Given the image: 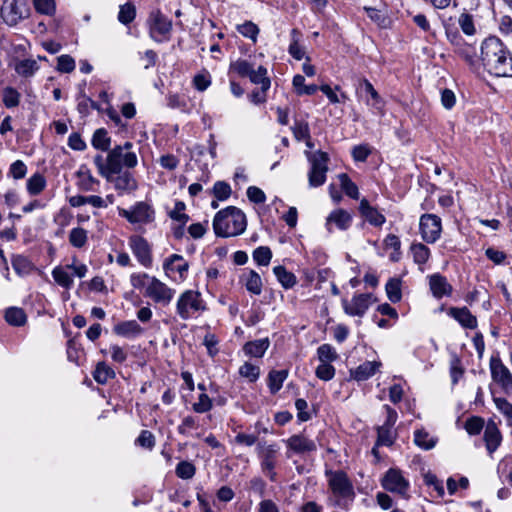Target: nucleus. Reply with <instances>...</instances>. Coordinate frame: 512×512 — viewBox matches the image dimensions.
<instances>
[{"instance_id":"obj_38","label":"nucleus","mask_w":512,"mask_h":512,"mask_svg":"<svg viewBox=\"0 0 512 512\" xmlns=\"http://www.w3.org/2000/svg\"><path fill=\"white\" fill-rule=\"evenodd\" d=\"M46 187V179L40 173L33 174L27 180V191L30 195H39Z\"/></svg>"},{"instance_id":"obj_1","label":"nucleus","mask_w":512,"mask_h":512,"mask_svg":"<svg viewBox=\"0 0 512 512\" xmlns=\"http://www.w3.org/2000/svg\"><path fill=\"white\" fill-rule=\"evenodd\" d=\"M481 60L490 74L512 77V54L499 38L492 36L482 42Z\"/></svg>"},{"instance_id":"obj_2","label":"nucleus","mask_w":512,"mask_h":512,"mask_svg":"<svg viewBox=\"0 0 512 512\" xmlns=\"http://www.w3.org/2000/svg\"><path fill=\"white\" fill-rule=\"evenodd\" d=\"M246 225L245 214L234 206L220 210L213 220L215 234L225 238L242 234Z\"/></svg>"},{"instance_id":"obj_14","label":"nucleus","mask_w":512,"mask_h":512,"mask_svg":"<svg viewBox=\"0 0 512 512\" xmlns=\"http://www.w3.org/2000/svg\"><path fill=\"white\" fill-rule=\"evenodd\" d=\"M382 487L392 493L404 496L409 489V482L399 469L390 468L381 480Z\"/></svg>"},{"instance_id":"obj_55","label":"nucleus","mask_w":512,"mask_h":512,"mask_svg":"<svg viewBox=\"0 0 512 512\" xmlns=\"http://www.w3.org/2000/svg\"><path fill=\"white\" fill-rule=\"evenodd\" d=\"M35 10L44 15L51 16L55 13V0H33Z\"/></svg>"},{"instance_id":"obj_9","label":"nucleus","mask_w":512,"mask_h":512,"mask_svg":"<svg viewBox=\"0 0 512 512\" xmlns=\"http://www.w3.org/2000/svg\"><path fill=\"white\" fill-rule=\"evenodd\" d=\"M175 294V290L155 276L149 278L146 286L145 297L150 298L153 302L166 306L170 304Z\"/></svg>"},{"instance_id":"obj_41","label":"nucleus","mask_w":512,"mask_h":512,"mask_svg":"<svg viewBox=\"0 0 512 512\" xmlns=\"http://www.w3.org/2000/svg\"><path fill=\"white\" fill-rule=\"evenodd\" d=\"M388 299L392 303H397L402 298L401 280L398 278H391L385 286Z\"/></svg>"},{"instance_id":"obj_40","label":"nucleus","mask_w":512,"mask_h":512,"mask_svg":"<svg viewBox=\"0 0 512 512\" xmlns=\"http://www.w3.org/2000/svg\"><path fill=\"white\" fill-rule=\"evenodd\" d=\"M38 69L39 66L33 59H24L15 65V71L22 77H31Z\"/></svg>"},{"instance_id":"obj_44","label":"nucleus","mask_w":512,"mask_h":512,"mask_svg":"<svg viewBox=\"0 0 512 512\" xmlns=\"http://www.w3.org/2000/svg\"><path fill=\"white\" fill-rule=\"evenodd\" d=\"M5 319L13 326H22L26 322V315L21 308L11 307L6 310Z\"/></svg>"},{"instance_id":"obj_4","label":"nucleus","mask_w":512,"mask_h":512,"mask_svg":"<svg viewBox=\"0 0 512 512\" xmlns=\"http://www.w3.org/2000/svg\"><path fill=\"white\" fill-rule=\"evenodd\" d=\"M328 486L333 496L336 498L334 505L342 509H348L349 503L355 497L352 482L349 480L347 474L343 471H328Z\"/></svg>"},{"instance_id":"obj_45","label":"nucleus","mask_w":512,"mask_h":512,"mask_svg":"<svg viewBox=\"0 0 512 512\" xmlns=\"http://www.w3.org/2000/svg\"><path fill=\"white\" fill-rule=\"evenodd\" d=\"M341 188L345 192L347 196H349L352 199H358L359 198V190L357 185L352 182V180L349 178V176L345 173H342L338 176Z\"/></svg>"},{"instance_id":"obj_37","label":"nucleus","mask_w":512,"mask_h":512,"mask_svg":"<svg viewBox=\"0 0 512 512\" xmlns=\"http://www.w3.org/2000/svg\"><path fill=\"white\" fill-rule=\"evenodd\" d=\"M288 376L287 370H273L268 375V386L272 394L277 393Z\"/></svg>"},{"instance_id":"obj_33","label":"nucleus","mask_w":512,"mask_h":512,"mask_svg":"<svg viewBox=\"0 0 512 512\" xmlns=\"http://www.w3.org/2000/svg\"><path fill=\"white\" fill-rule=\"evenodd\" d=\"M68 268L57 266L52 270V277L54 281L65 289H70L73 284L72 275L67 271Z\"/></svg>"},{"instance_id":"obj_46","label":"nucleus","mask_w":512,"mask_h":512,"mask_svg":"<svg viewBox=\"0 0 512 512\" xmlns=\"http://www.w3.org/2000/svg\"><path fill=\"white\" fill-rule=\"evenodd\" d=\"M357 93L360 94L361 96H370L371 99L373 100V105L378 104L381 99L378 92L374 89L373 85L367 79H362L359 81Z\"/></svg>"},{"instance_id":"obj_51","label":"nucleus","mask_w":512,"mask_h":512,"mask_svg":"<svg viewBox=\"0 0 512 512\" xmlns=\"http://www.w3.org/2000/svg\"><path fill=\"white\" fill-rule=\"evenodd\" d=\"M317 355L320 362H333L338 358L336 350L330 344H322L317 349Z\"/></svg>"},{"instance_id":"obj_50","label":"nucleus","mask_w":512,"mask_h":512,"mask_svg":"<svg viewBox=\"0 0 512 512\" xmlns=\"http://www.w3.org/2000/svg\"><path fill=\"white\" fill-rule=\"evenodd\" d=\"M21 95L13 87L3 89V103L7 108H14L19 105Z\"/></svg>"},{"instance_id":"obj_48","label":"nucleus","mask_w":512,"mask_h":512,"mask_svg":"<svg viewBox=\"0 0 512 512\" xmlns=\"http://www.w3.org/2000/svg\"><path fill=\"white\" fill-rule=\"evenodd\" d=\"M136 17V8L132 3L121 5L118 13V20L124 25L131 23Z\"/></svg>"},{"instance_id":"obj_43","label":"nucleus","mask_w":512,"mask_h":512,"mask_svg":"<svg viewBox=\"0 0 512 512\" xmlns=\"http://www.w3.org/2000/svg\"><path fill=\"white\" fill-rule=\"evenodd\" d=\"M88 240V232L82 227H75L69 233V243L75 248H82Z\"/></svg>"},{"instance_id":"obj_12","label":"nucleus","mask_w":512,"mask_h":512,"mask_svg":"<svg viewBox=\"0 0 512 512\" xmlns=\"http://www.w3.org/2000/svg\"><path fill=\"white\" fill-rule=\"evenodd\" d=\"M150 36L156 42L168 40L172 30V21L160 11L151 13L149 18Z\"/></svg>"},{"instance_id":"obj_60","label":"nucleus","mask_w":512,"mask_h":512,"mask_svg":"<svg viewBox=\"0 0 512 512\" xmlns=\"http://www.w3.org/2000/svg\"><path fill=\"white\" fill-rule=\"evenodd\" d=\"M458 24L461 30L468 36H471L475 33V25L473 21V17L470 14L462 13L459 16Z\"/></svg>"},{"instance_id":"obj_63","label":"nucleus","mask_w":512,"mask_h":512,"mask_svg":"<svg viewBox=\"0 0 512 512\" xmlns=\"http://www.w3.org/2000/svg\"><path fill=\"white\" fill-rule=\"evenodd\" d=\"M238 32L244 37L250 38L255 42L259 33V28L253 22L247 21L238 26Z\"/></svg>"},{"instance_id":"obj_19","label":"nucleus","mask_w":512,"mask_h":512,"mask_svg":"<svg viewBox=\"0 0 512 512\" xmlns=\"http://www.w3.org/2000/svg\"><path fill=\"white\" fill-rule=\"evenodd\" d=\"M492 379L500 384L504 390L512 388V374L500 359L492 358L490 361Z\"/></svg>"},{"instance_id":"obj_57","label":"nucleus","mask_w":512,"mask_h":512,"mask_svg":"<svg viewBox=\"0 0 512 512\" xmlns=\"http://www.w3.org/2000/svg\"><path fill=\"white\" fill-rule=\"evenodd\" d=\"M239 373L242 377L249 379L254 382L260 375V368L252 363L245 362L239 369Z\"/></svg>"},{"instance_id":"obj_22","label":"nucleus","mask_w":512,"mask_h":512,"mask_svg":"<svg viewBox=\"0 0 512 512\" xmlns=\"http://www.w3.org/2000/svg\"><path fill=\"white\" fill-rule=\"evenodd\" d=\"M484 441L486 444V449L490 455L493 454L501 444V432L498 429L496 423L492 420H490L485 426Z\"/></svg>"},{"instance_id":"obj_5","label":"nucleus","mask_w":512,"mask_h":512,"mask_svg":"<svg viewBox=\"0 0 512 512\" xmlns=\"http://www.w3.org/2000/svg\"><path fill=\"white\" fill-rule=\"evenodd\" d=\"M205 310V301L201 293L195 290H186L181 293L176 303V312L182 320L196 318Z\"/></svg>"},{"instance_id":"obj_16","label":"nucleus","mask_w":512,"mask_h":512,"mask_svg":"<svg viewBox=\"0 0 512 512\" xmlns=\"http://www.w3.org/2000/svg\"><path fill=\"white\" fill-rule=\"evenodd\" d=\"M105 179L113 184L119 195L131 193L138 187L135 177L128 170H123L116 174H110Z\"/></svg>"},{"instance_id":"obj_47","label":"nucleus","mask_w":512,"mask_h":512,"mask_svg":"<svg viewBox=\"0 0 512 512\" xmlns=\"http://www.w3.org/2000/svg\"><path fill=\"white\" fill-rule=\"evenodd\" d=\"M253 69V65L244 59H238L230 64V71L238 74L240 77H249Z\"/></svg>"},{"instance_id":"obj_18","label":"nucleus","mask_w":512,"mask_h":512,"mask_svg":"<svg viewBox=\"0 0 512 512\" xmlns=\"http://www.w3.org/2000/svg\"><path fill=\"white\" fill-rule=\"evenodd\" d=\"M288 448L287 457H290L289 451L295 454H306L317 450L314 440L309 439L304 434H295L284 441Z\"/></svg>"},{"instance_id":"obj_49","label":"nucleus","mask_w":512,"mask_h":512,"mask_svg":"<svg viewBox=\"0 0 512 512\" xmlns=\"http://www.w3.org/2000/svg\"><path fill=\"white\" fill-rule=\"evenodd\" d=\"M175 473L181 479H191L196 473V467L189 461H181L177 464Z\"/></svg>"},{"instance_id":"obj_36","label":"nucleus","mask_w":512,"mask_h":512,"mask_svg":"<svg viewBox=\"0 0 512 512\" xmlns=\"http://www.w3.org/2000/svg\"><path fill=\"white\" fill-rule=\"evenodd\" d=\"M396 431L391 428V427H387L386 426H378L377 427V441H376V445L377 446H391L395 439H396Z\"/></svg>"},{"instance_id":"obj_32","label":"nucleus","mask_w":512,"mask_h":512,"mask_svg":"<svg viewBox=\"0 0 512 512\" xmlns=\"http://www.w3.org/2000/svg\"><path fill=\"white\" fill-rule=\"evenodd\" d=\"M249 79L253 84L261 85L262 92H267L270 88L271 81L267 76V69L264 66L253 69L252 73L249 75Z\"/></svg>"},{"instance_id":"obj_39","label":"nucleus","mask_w":512,"mask_h":512,"mask_svg":"<svg viewBox=\"0 0 512 512\" xmlns=\"http://www.w3.org/2000/svg\"><path fill=\"white\" fill-rule=\"evenodd\" d=\"M437 439L431 437L429 433L423 429L416 430L414 433V443L424 449L430 450L435 447Z\"/></svg>"},{"instance_id":"obj_13","label":"nucleus","mask_w":512,"mask_h":512,"mask_svg":"<svg viewBox=\"0 0 512 512\" xmlns=\"http://www.w3.org/2000/svg\"><path fill=\"white\" fill-rule=\"evenodd\" d=\"M446 35L455 47V52L462 57L470 66L477 62V49L472 44L464 43L457 31L446 28Z\"/></svg>"},{"instance_id":"obj_27","label":"nucleus","mask_w":512,"mask_h":512,"mask_svg":"<svg viewBox=\"0 0 512 512\" xmlns=\"http://www.w3.org/2000/svg\"><path fill=\"white\" fill-rule=\"evenodd\" d=\"M113 332L121 337L132 338L143 332L142 327L135 320L123 321L113 327Z\"/></svg>"},{"instance_id":"obj_58","label":"nucleus","mask_w":512,"mask_h":512,"mask_svg":"<svg viewBox=\"0 0 512 512\" xmlns=\"http://www.w3.org/2000/svg\"><path fill=\"white\" fill-rule=\"evenodd\" d=\"M213 194L217 200L224 201L231 194V187L224 181H217L213 186Z\"/></svg>"},{"instance_id":"obj_24","label":"nucleus","mask_w":512,"mask_h":512,"mask_svg":"<svg viewBox=\"0 0 512 512\" xmlns=\"http://www.w3.org/2000/svg\"><path fill=\"white\" fill-rule=\"evenodd\" d=\"M77 187L83 192L96 191L100 181L96 179L86 166H81L76 172Z\"/></svg>"},{"instance_id":"obj_15","label":"nucleus","mask_w":512,"mask_h":512,"mask_svg":"<svg viewBox=\"0 0 512 512\" xmlns=\"http://www.w3.org/2000/svg\"><path fill=\"white\" fill-rule=\"evenodd\" d=\"M129 247L142 266L146 268L152 266L153 258L151 246L145 238L138 235L131 236L129 238Z\"/></svg>"},{"instance_id":"obj_42","label":"nucleus","mask_w":512,"mask_h":512,"mask_svg":"<svg viewBox=\"0 0 512 512\" xmlns=\"http://www.w3.org/2000/svg\"><path fill=\"white\" fill-rule=\"evenodd\" d=\"M410 250L412 252L414 262L418 265L425 264L430 257V249L422 243L412 244Z\"/></svg>"},{"instance_id":"obj_35","label":"nucleus","mask_w":512,"mask_h":512,"mask_svg":"<svg viewBox=\"0 0 512 512\" xmlns=\"http://www.w3.org/2000/svg\"><path fill=\"white\" fill-rule=\"evenodd\" d=\"M93 377L97 383L106 384L115 377V372L105 362H99L93 372Z\"/></svg>"},{"instance_id":"obj_28","label":"nucleus","mask_w":512,"mask_h":512,"mask_svg":"<svg viewBox=\"0 0 512 512\" xmlns=\"http://www.w3.org/2000/svg\"><path fill=\"white\" fill-rule=\"evenodd\" d=\"M270 346L269 338H262L249 341L243 346V351L247 356L261 358Z\"/></svg>"},{"instance_id":"obj_61","label":"nucleus","mask_w":512,"mask_h":512,"mask_svg":"<svg viewBox=\"0 0 512 512\" xmlns=\"http://www.w3.org/2000/svg\"><path fill=\"white\" fill-rule=\"evenodd\" d=\"M315 374L319 379L329 381L335 375V368L329 363L321 362L316 368Z\"/></svg>"},{"instance_id":"obj_59","label":"nucleus","mask_w":512,"mask_h":512,"mask_svg":"<svg viewBox=\"0 0 512 512\" xmlns=\"http://www.w3.org/2000/svg\"><path fill=\"white\" fill-rule=\"evenodd\" d=\"M213 404L211 398L206 393H201L198 397V401L192 406L196 413H205L212 409Z\"/></svg>"},{"instance_id":"obj_29","label":"nucleus","mask_w":512,"mask_h":512,"mask_svg":"<svg viewBox=\"0 0 512 512\" xmlns=\"http://www.w3.org/2000/svg\"><path fill=\"white\" fill-rule=\"evenodd\" d=\"M163 268L165 271H176L179 273L180 278L184 279L185 274L188 271L189 264L181 255L172 254L169 258H167L163 264Z\"/></svg>"},{"instance_id":"obj_31","label":"nucleus","mask_w":512,"mask_h":512,"mask_svg":"<svg viewBox=\"0 0 512 512\" xmlns=\"http://www.w3.org/2000/svg\"><path fill=\"white\" fill-rule=\"evenodd\" d=\"M273 272L284 289H290L297 283L296 276L284 266H275Z\"/></svg>"},{"instance_id":"obj_56","label":"nucleus","mask_w":512,"mask_h":512,"mask_svg":"<svg viewBox=\"0 0 512 512\" xmlns=\"http://www.w3.org/2000/svg\"><path fill=\"white\" fill-rule=\"evenodd\" d=\"M186 205L182 201H176L174 209L170 211L169 216L171 219L180 222L181 224H186L189 220V216L184 213Z\"/></svg>"},{"instance_id":"obj_20","label":"nucleus","mask_w":512,"mask_h":512,"mask_svg":"<svg viewBox=\"0 0 512 512\" xmlns=\"http://www.w3.org/2000/svg\"><path fill=\"white\" fill-rule=\"evenodd\" d=\"M352 223V216L344 209H336L332 211L326 219V228L332 232L333 225L339 230H347Z\"/></svg>"},{"instance_id":"obj_17","label":"nucleus","mask_w":512,"mask_h":512,"mask_svg":"<svg viewBox=\"0 0 512 512\" xmlns=\"http://www.w3.org/2000/svg\"><path fill=\"white\" fill-rule=\"evenodd\" d=\"M372 294L363 293L355 295L350 302L342 301L343 309L350 316L362 317L372 304Z\"/></svg>"},{"instance_id":"obj_11","label":"nucleus","mask_w":512,"mask_h":512,"mask_svg":"<svg viewBox=\"0 0 512 512\" xmlns=\"http://www.w3.org/2000/svg\"><path fill=\"white\" fill-rule=\"evenodd\" d=\"M154 210L146 202L136 203L130 210L119 209V215L132 224H147L154 220Z\"/></svg>"},{"instance_id":"obj_52","label":"nucleus","mask_w":512,"mask_h":512,"mask_svg":"<svg viewBox=\"0 0 512 512\" xmlns=\"http://www.w3.org/2000/svg\"><path fill=\"white\" fill-rule=\"evenodd\" d=\"M272 258L271 249L267 246H260L253 252V259L258 265L268 266Z\"/></svg>"},{"instance_id":"obj_26","label":"nucleus","mask_w":512,"mask_h":512,"mask_svg":"<svg viewBox=\"0 0 512 512\" xmlns=\"http://www.w3.org/2000/svg\"><path fill=\"white\" fill-rule=\"evenodd\" d=\"M429 285L436 298H442L445 295H450L452 292V286L447 282V279L440 274L432 275Z\"/></svg>"},{"instance_id":"obj_62","label":"nucleus","mask_w":512,"mask_h":512,"mask_svg":"<svg viewBox=\"0 0 512 512\" xmlns=\"http://www.w3.org/2000/svg\"><path fill=\"white\" fill-rule=\"evenodd\" d=\"M75 69V60L70 55H61L57 58V70L70 73Z\"/></svg>"},{"instance_id":"obj_23","label":"nucleus","mask_w":512,"mask_h":512,"mask_svg":"<svg viewBox=\"0 0 512 512\" xmlns=\"http://www.w3.org/2000/svg\"><path fill=\"white\" fill-rule=\"evenodd\" d=\"M448 315L454 318L463 328H477V318L472 315L467 307H451L448 310Z\"/></svg>"},{"instance_id":"obj_30","label":"nucleus","mask_w":512,"mask_h":512,"mask_svg":"<svg viewBox=\"0 0 512 512\" xmlns=\"http://www.w3.org/2000/svg\"><path fill=\"white\" fill-rule=\"evenodd\" d=\"M381 364L375 361H366L351 371V376L357 381H364L373 376Z\"/></svg>"},{"instance_id":"obj_53","label":"nucleus","mask_w":512,"mask_h":512,"mask_svg":"<svg viewBox=\"0 0 512 512\" xmlns=\"http://www.w3.org/2000/svg\"><path fill=\"white\" fill-rule=\"evenodd\" d=\"M291 130L297 141H302L304 138H309L310 128L306 121L295 120Z\"/></svg>"},{"instance_id":"obj_64","label":"nucleus","mask_w":512,"mask_h":512,"mask_svg":"<svg viewBox=\"0 0 512 512\" xmlns=\"http://www.w3.org/2000/svg\"><path fill=\"white\" fill-rule=\"evenodd\" d=\"M497 409L507 418L509 422H512V404L505 398L494 397L493 399Z\"/></svg>"},{"instance_id":"obj_3","label":"nucleus","mask_w":512,"mask_h":512,"mask_svg":"<svg viewBox=\"0 0 512 512\" xmlns=\"http://www.w3.org/2000/svg\"><path fill=\"white\" fill-rule=\"evenodd\" d=\"M256 455L262 474L271 482H276L277 468L280 467V446L276 442L259 441L256 446Z\"/></svg>"},{"instance_id":"obj_8","label":"nucleus","mask_w":512,"mask_h":512,"mask_svg":"<svg viewBox=\"0 0 512 512\" xmlns=\"http://www.w3.org/2000/svg\"><path fill=\"white\" fill-rule=\"evenodd\" d=\"M107 152L108 175L123 171V166L129 169L134 168L138 163L134 152L121 153L119 146H115Z\"/></svg>"},{"instance_id":"obj_25","label":"nucleus","mask_w":512,"mask_h":512,"mask_svg":"<svg viewBox=\"0 0 512 512\" xmlns=\"http://www.w3.org/2000/svg\"><path fill=\"white\" fill-rule=\"evenodd\" d=\"M240 281L251 294L260 295L262 293V279L256 271L248 270L247 272H244Z\"/></svg>"},{"instance_id":"obj_54","label":"nucleus","mask_w":512,"mask_h":512,"mask_svg":"<svg viewBox=\"0 0 512 512\" xmlns=\"http://www.w3.org/2000/svg\"><path fill=\"white\" fill-rule=\"evenodd\" d=\"M12 267L18 274H27L31 270V262L22 255H15L12 258Z\"/></svg>"},{"instance_id":"obj_34","label":"nucleus","mask_w":512,"mask_h":512,"mask_svg":"<svg viewBox=\"0 0 512 512\" xmlns=\"http://www.w3.org/2000/svg\"><path fill=\"white\" fill-rule=\"evenodd\" d=\"M91 144L95 149L109 151L111 138L108 136V132L104 128H99L94 132Z\"/></svg>"},{"instance_id":"obj_6","label":"nucleus","mask_w":512,"mask_h":512,"mask_svg":"<svg viewBox=\"0 0 512 512\" xmlns=\"http://www.w3.org/2000/svg\"><path fill=\"white\" fill-rule=\"evenodd\" d=\"M305 154L311 164V169L308 174L309 185L311 187H319L326 181L329 156L326 152L320 150L315 153L306 151Z\"/></svg>"},{"instance_id":"obj_7","label":"nucleus","mask_w":512,"mask_h":512,"mask_svg":"<svg viewBox=\"0 0 512 512\" xmlns=\"http://www.w3.org/2000/svg\"><path fill=\"white\" fill-rule=\"evenodd\" d=\"M29 8L25 0H4L0 9V16L9 26L17 25L27 18Z\"/></svg>"},{"instance_id":"obj_21","label":"nucleus","mask_w":512,"mask_h":512,"mask_svg":"<svg viewBox=\"0 0 512 512\" xmlns=\"http://www.w3.org/2000/svg\"><path fill=\"white\" fill-rule=\"evenodd\" d=\"M359 212L369 224L375 227L382 226L386 221L385 216L377 208L371 206L366 198L360 201Z\"/></svg>"},{"instance_id":"obj_10","label":"nucleus","mask_w":512,"mask_h":512,"mask_svg":"<svg viewBox=\"0 0 512 512\" xmlns=\"http://www.w3.org/2000/svg\"><path fill=\"white\" fill-rule=\"evenodd\" d=\"M419 230L423 241L435 243L441 236V218L435 214H423L419 220Z\"/></svg>"}]
</instances>
